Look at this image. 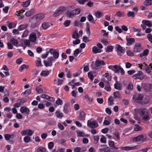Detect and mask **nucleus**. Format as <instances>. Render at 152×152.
Listing matches in <instances>:
<instances>
[{
	"label": "nucleus",
	"instance_id": "c03bdc74",
	"mask_svg": "<svg viewBox=\"0 0 152 152\" xmlns=\"http://www.w3.org/2000/svg\"><path fill=\"white\" fill-rule=\"evenodd\" d=\"M56 103L57 104L62 105L63 104L62 101L59 98H58L57 100L56 101Z\"/></svg>",
	"mask_w": 152,
	"mask_h": 152
},
{
	"label": "nucleus",
	"instance_id": "603ef678",
	"mask_svg": "<svg viewBox=\"0 0 152 152\" xmlns=\"http://www.w3.org/2000/svg\"><path fill=\"white\" fill-rule=\"evenodd\" d=\"M54 146V143L53 142H50L48 145V148L49 149H52Z\"/></svg>",
	"mask_w": 152,
	"mask_h": 152
},
{
	"label": "nucleus",
	"instance_id": "473e14b6",
	"mask_svg": "<svg viewBox=\"0 0 152 152\" xmlns=\"http://www.w3.org/2000/svg\"><path fill=\"white\" fill-rule=\"evenodd\" d=\"M42 26L44 30H46L49 27L48 23L45 22L42 23Z\"/></svg>",
	"mask_w": 152,
	"mask_h": 152
},
{
	"label": "nucleus",
	"instance_id": "bf43d9fd",
	"mask_svg": "<svg viewBox=\"0 0 152 152\" xmlns=\"http://www.w3.org/2000/svg\"><path fill=\"white\" fill-rule=\"evenodd\" d=\"M94 142L95 144H96L98 142L99 140V137L98 136H94Z\"/></svg>",
	"mask_w": 152,
	"mask_h": 152
},
{
	"label": "nucleus",
	"instance_id": "4be33fe9",
	"mask_svg": "<svg viewBox=\"0 0 152 152\" xmlns=\"http://www.w3.org/2000/svg\"><path fill=\"white\" fill-rule=\"evenodd\" d=\"M87 18L88 20L90 22H91V23L93 24L95 23V21L96 20H95L94 19L93 17L91 15H88L87 16Z\"/></svg>",
	"mask_w": 152,
	"mask_h": 152
},
{
	"label": "nucleus",
	"instance_id": "1a4fd4ad",
	"mask_svg": "<svg viewBox=\"0 0 152 152\" xmlns=\"http://www.w3.org/2000/svg\"><path fill=\"white\" fill-rule=\"evenodd\" d=\"M105 64L104 61H103L100 60L99 59H97L95 62V65L97 68H99L100 66L104 65Z\"/></svg>",
	"mask_w": 152,
	"mask_h": 152
},
{
	"label": "nucleus",
	"instance_id": "13d9d810",
	"mask_svg": "<svg viewBox=\"0 0 152 152\" xmlns=\"http://www.w3.org/2000/svg\"><path fill=\"white\" fill-rule=\"evenodd\" d=\"M33 132L30 129H27V135L28 136H31L33 134Z\"/></svg>",
	"mask_w": 152,
	"mask_h": 152
},
{
	"label": "nucleus",
	"instance_id": "79ce46f5",
	"mask_svg": "<svg viewBox=\"0 0 152 152\" xmlns=\"http://www.w3.org/2000/svg\"><path fill=\"white\" fill-rule=\"evenodd\" d=\"M88 76L91 80H93L94 79V75L91 72H89L88 73Z\"/></svg>",
	"mask_w": 152,
	"mask_h": 152
},
{
	"label": "nucleus",
	"instance_id": "f704fd0d",
	"mask_svg": "<svg viewBox=\"0 0 152 152\" xmlns=\"http://www.w3.org/2000/svg\"><path fill=\"white\" fill-rule=\"evenodd\" d=\"M148 53V49H145L143 51L142 53H140V56L142 57L144 56H146L147 55Z\"/></svg>",
	"mask_w": 152,
	"mask_h": 152
},
{
	"label": "nucleus",
	"instance_id": "20e7f679",
	"mask_svg": "<svg viewBox=\"0 0 152 152\" xmlns=\"http://www.w3.org/2000/svg\"><path fill=\"white\" fill-rule=\"evenodd\" d=\"M80 10L79 8H77L72 10L70 12L67 13V16L69 17H71L72 16L77 15L80 13Z\"/></svg>",
	"mask_w": 152,
	"mask_h": 152
},
{
	"label": "nucleus",
	"instance_id": "5fc2aeb1",
	"mask_svg": "<svg viewBox=\"0 0 152 152\" xmlns=\"http://www.w3.org/2000/svg\"><path fill=\"white\" fill-rule=\"evenodd\" d=\"M104 89L108 91H109L111 90V88L110 86L108 84L107 85H106L104 88Z\"/></svg>",
	"mask_w": 152,
	"mask_h": 152
},
{
	"label": "nucleus",
	"instance_id": "7ed1b4c3",
	"mask_svg": "<svg viewBox=\"0 0 152 152\" xmlns=\"http://www.w3.org/2000/svg\"><path fill=\"white\" fill-rule=\"evenodd\" d=\"M65 10V7L61 6L58 7L53 14V16L55 17L58 16L61 13Z\"/></svg>",
	"mask_w": 152,
	"mask_h": 152
},
{
	"label": "nucleus",
	"instance_id": "72a5a7b5",
	"mask_svg": "<svg viewBox=\"0 0 152 152\" xmlns=\"http://www.w3.org/2000/svg\"><path fill=\"white\" fill-rule=\"evenodd\" d=\"M79 37L77 31L75 30L72 34V38L74 39H77Z\"/></svg>",
	"mask_w": 152,
	"mask_h": 152
},
{
	"label": "nucleus",
	"instance_id": "e433bc0d",
	"mask_svg": "<svg viewBox=\"0 0 152 152\" xmlns=\"http://www.w3.org/2000/svg\"><path fill=\"white\" fill-rule=\"evenodd\" d=\"M55 114L58 118H61L63 117V114L59 111H57L55 113Z\"/></svg>",
	"mask_w": 152,
	"mask_h": 152
},
{
	"label": "nucleus",
	"instance_id": "58836bf2",
	"mask_svg": "<svg viewBox=\"0 0 152 152\" xmlns=\"http://www.w3.org/2000/svg\"><path fill=\"white\" fill-rule=\"evenodd\" d=\"M49 74L48 71H43L41 73V75L42 76L45 77L47 76Z\"/></svg>",
	"mask_w": 152,
	"mask_h": 152
},
{
	"label": "nucleus",
	"instance_id": "a19ab883",
	"mask_svg": "<svg viewBox=\"0 0 152 152\" xmlns=\"http://www.w3.org/2000/svg\"><path fill=\"white\" fill-rule=\"evenodd\" d=\"M30 1L29 0H28L26 1L25 3H23V4H22V6L27 7H28L30 3Z\"/></svg>",
	"mask_w": 152,
	"mask_h": 152
},
{
	"label": "nucleus",
	"instance_id": "680f3d73",
	"mask_svg": "<svg viewBox=\"0 0 152 152\" xmlns=\"http://www.w3.org/2000/svg\"><path fill=\"white\" fill-rule=\"evenodd\" d=\"M28 68V66L26 65L23 64L22 65L19 69V71H21L23 69H26Z\"/></svg>",
	"mask_w": 152,
	"mask_h": 152
},
{
	"label": "nucleus",
	"instance_id": "393cba45",
	"mask_svg": "<svg viewBox=\"0 0 152 152\" xmlns=\"http://www.w3.org/2000/svg\"><path fill=\"white\" fill-rule=\"evenodd\" d=\"M92 51L94 53H100L101 52V50L98 48L96 46H94L92 48Z\"/></svg>",
	"mask_w": 152,
	"mask_h": 152
},
{
	"label": "nucleus",
	"instance_id": "2eb2a0df",
	"mask_svg": "<svg viewBox=\"0 0 152 152\" xmlns=\"http://www.w3.org/2000/svg\"><path fill=\"white\" fill-rule=\"evenodd\" d=\"M141 50V46L140 44L137 43L136 44L134 47V50L135 52L137 53L140 52Z\"/></svg>",
	"mask_w": 152,
	"mask_h": 152
},
{
	"label": "nucleus",
	"instance_id": "6e6552de",
	"mask_svg": "<svg viewBox=\"0 0 152 152\" xmlns=\"http://www.w3.org/2000/svg\"><path fill=\"white\" fill-rule=\"evenodd\" d=\"M133 141L135 142H142L144 141V136L142 135H140L133 138Z\"/></svg>",
	"mask_w": 152,
	"mask_h": 152
},
{
	"label": "nucleus",
	"instance_id": "a211bd4d",
	"mask_svg": "<svg viewBox=\"0 0 152 152\" xmlns=\"http://www.w3.org/2000/svg\"><path fill=\"white\" fill-rule=\"evenodd\" d=\"M126 45L128 46H130L132 43L135 42V39L133 38H126Z\"/></svg>",
	"mask_w": 152,
	"mask_h": 152
},
{
	"label": "nucleus",
	"instance_id": "6e6d98bb",
	"mask_svg": "<svg viewBox=\"0 0 152 152\" xmlns=\"http://www.w3.org/2000/svg\"><path fill=\"white\" fill-rule=\"evenodd\" d=\"M116 15L118 17H121L123 16L124 15V13L123 12H121L120 11H118L116 13Z\"/></svg>",
	"mask_w": 152,
	"mask_h": 152
},
{
	"label": "nucleus",
	"instance_id": "0eeeda50",
	"mask_svg": "<svg viewBox=\"0 0 152 152\" xmlns=\"http://www.w3.org/2000/svg\"><path fill=\"white\" fill-rule=\"evenodd\" d=\"M121 66L119 67L117 65H115L113 66H109L108 68L113 70L115 73H119L120 69Z\"/></svg>",
	"mask_w": 152,
	"mask_h": 152
},
{
	"label": "nucleus",
	"instance_id": "b1692460",
	"mask_svg": "<svg viewBox=\"0 0 152 152\" xmlns=\"http://www.w3.org/2000/svg\"><path fill=\"white\" fill-rule=\"evenodd\" d=\"M85 99L86 100V101L87 103L89 104H91L92 102V98L91 97H89V96L88 95H86L85 96Z\"/></svg>",
	"mask_w": 152,
	"mask_h": 152
},
{
	"label": "nucleus",
	"instance_id": "f8f14e48",
	"mask_svg": "<svg viewBox=\"0 0 152 152\" xmlns=\"http://www.w3.org/2000/svg\"><path fill=\"white\" fill-rule=\"evenodd\" d=\"M29 39L31 42H35L37 39V37L35 33L34 32L31 33L29 36Z\"/></svg>",
	"mask_w": 152,
	"mask_h": 152
},
{
	"label": "nucleus",
	"instance_id": "dca6fc26",
	"mask_svg": "<svg viewBox=\"0 0 152 152\" xmlns=\"http://www.w3.org/2000/svg\"><path fill=\"white\" fill-rule=\"evenodd\" d=\"M86 150V149L85 147L80 148L77 147L74 149V152H84Z\"/></svg>",
	"mask_w": 152,
	"mask_h": 152
},
{
	"label": "nucleus",
	"instance_id": "37998d69",
	"mask_svg": "<svg viewBox=\"0 0 152 152\" xmlns=\"http://www.w3.org/2000/svg\"><path fill=\"white\" fill-rule=\"evenodd\" d=\"M133 89V85L131 83H129L127 87V89L129 91H132Z\"/></svg>",
	"mask_w": 152,
	"mask_h": 152
},
{
	"label": "nucleus",
	"instance_id": "49530a36",
	"mask_svg": "<svg viewBox=\"0 0 152 152\" xmlns=\"http://www.w3.org/2000/svg\"><path fill=\"white\" fill-rule=\"evenodd\" d=\"M77 134L78 136L79 137H84L85 135V134L83 132H80L79 131H77Z\"/></svg>",
	"mask_w": 152,
	"mask_h": 152
},
{
	"label": "nucleus",
	"instance_id": "69168bd1",
	"mask_svg": "<svg viewBox=\"0 0 152 152\" xmlns=\"http://www.w3.org/2000/svg\"><path fill=\"white\" fill-rule=\"evenodd\" d=\"M70 22V20H66L64 23V25L65 27L68 26L69 25Z\"/></svg>",
	"mask_w": 152,
	"mask_h": 152
},
{
	"label": "nucleus",
	"instance_id": "9d476101",
	"mask_svg": "<svg viewBox=\"0 0 152 152\" xmlns=\"http://www.w3.org/2000/svg\"><path fill=\"white\" fill-rule=\"evenodd\" d=\"M44 17L43 14L40 13L34 15L32 18V19H36L37 20H40L43 19Z\"/></svg>",
	"mask_w": 152,
	"mask_h": 152
},
{
	"label": "nucleus",
	"instance_id": "aec40b11",
	"mask_svg": "<svg viewBox=\"0 0 152 152\" xmlns=\"http://www.w3.org/2000/svg\"><path fill=\"white\" fill-rule=\"evenodd\" d=\"M35 10L34 9H31V10L27 11L25 13V15L27 17H29L34 14Z\"/></svg>",
	"mask_w": 152,
	"mask_h": 152
},
{
	"label": "nucleus",
	"instance_id": "f3484780",
	"mask_svg": "<svg viewBox=\"0 0 152 152\" xmlns=\"http://www.w3.org/2000/svg\"><path fill=\"white\" fill-rule=\"evenodd\" d=\"M20 111L22 113H26L29 114L30 110L29 109L26 107H22L20 108Z\"/></svg>",
	"mask_w": 152,
	"mask_h": 152
},
{
	"label": "nucleus",
	"instance_id": "e2e57ef3",
	"mask_svg": "<svg viewBox=\"0 0 152 152\" xmlns=\"http://www.w3.org/2000/svg\"><path fill=\"white\" fill-rule=\"evenodd\" d=\"M79 53V49H77L74 51L73 54L75 56L77 57Z\"/></svg>",
	"mask_w": 152,
	"mask_h": 152
},
{
	"label": "nucleus",
	"instance_id": "cd10ccee",
	"mask_svg": "<svg viewBox=\"0 0 152 152\" xmlns=\"http://www.w3.org/2000/svg\"><path fill=\"white\" fill-rule=\"evenodd\" d=\"M10 42L14 45L16 47L18 46L17 45L18 44V41L16 39H15L14 38L11 39H10Z\"/></svg>",
	"mask_w": 152,
	"mask_h": 152
},
{
	"label": "nucleus",
	"instance_id": "c85d7f7f",
	"mask_svg": "<svg viewBox=\"0 0 152 152\" xmlns=\"http://www.w3.org/2000/svg\"><path fill=\"white\" fill-rule=\"evenodd\" d=\"M113 94V98L114 99H115L116 98H121V95H120L119 92L118 91L114 92Z\"/></svg>",
	"mask_w": 152,
	"mask_h": 152
},
{
	"label": "nucleus",
	"instance_id": "8fccbe9b",
	"mask_svg": "<svg viewBox=\"0 0 152 152\" xmlns=\"http://www.w3.org/2000/svg\"><path fill=\"white\" fill-rule=\"evenodd\" d=\"M127 15L128 17H134L135 16L134 13L133 12L131 11L129 12Z\"/></svg>",
	"mask_w": 152,
	"mask_h": 152
},
{
	"label": "nucleus",
	"instance_id": "5701e85b",
	"mask_svg": "<svg viewBox=\"0 0 152 152\" xmlns=\"http://www.w3.org/2000/svg\"><path fill=\"white\" fill-rule=\"evenodd\" d=\"M69 105V104L68 102L65 103L64 105L63 111L64 113H67L69 112L68 107Z\"/></svg>",
	"mask_w": 152,
	"mask_h": 152
},
{
	"label": "nucleus",
	"instance_id": "a18cd8bd",
	"mask_svg": "<svg viewBox=\"0 0 152 152\" xmlns=\"http://www.w3.org/2000/svg\"><path fill=\"white\" fill-rule=\"evenodd\" d=\"M80 117L81 118L80 119L82 120L85 117V113L83 111L80 112Z\"/></svg>",
	"mask_w": 152,
	"mask_h": 152
},
{
	"label": "nucleus",
	"instance_id": "052dcab7",
	"mask_svg": "<svg viewBox=\"0 0 152 152\" xmlns=\"http://www.w3.org/2000/svg\"><path fill=\"white\" fill-rule=\"evenodd\" d=\"M145 65H146V67L145 68V70L146 72L149 74H150L151 72L150 70V68L149 66H148L147 65L145 64Z\"/></svg>",
	"mask_w": 152,
	"mask_h": 152
},
{
	"label": "nucleus",
	"instance_id": "de8ad7c7",
	"mask_svg": "<svg viewBox=\"0 0 152 152\" xmlns=\"http://www.w3.org/2000/svg\"><path fill=\"white\" fill-rule=\"evenodd\" d=\"M31 138L29 136H27L24 138V141L26 143H28L30 141Z\"/></svg>",
	"mask_w": 152,
	"mask_h": 152
},
{
	"label": "nucleus",
	"instance_id": "864d4df0",
	"mask_svg": "<svg viewBox=\"0 0 152 152\" xmlns=\"http://www.w3.org/2000/svg\"><path fill=\"white\" fill-rule=\"evenodd\" d=\"M113 47L112 46H107L106 50V52L107 53H109L110 52H112L113 50Z\"/></svg>",
	"mask_w": 152,
	"mask_h": 152
},
{
	"label": "nucleus",
	"instance_id": "2f4dec72",
	"mask_svg": "<svg viewBox=\"0 0 152 152\" xmlns=\"http://www.w3.org/2000/svg\"><path fill=\"white\" fill-rule=\"evenodd\" d=\"M17 23L15 22H13L10 23L8 25V27L9 28H14L15 27Z\"/></svg>",
	"mask_w": 152,
	"mask_h": 152
},
{
	"label": "nucleus",
	"instance_id": "ea45409f",
	"mask_svg": "<svg viewBox=\"0 0 152 152\" xmlns=\"http://www.w3.org/2000/svg\"><path fill=\"white\" fill-rule=\"evenodd\" d=\"M152 0H145L144 4L145 6H148L151 5L152 4L151 1Z\"/></svg>",
	"mask_w": 152,
	"mask_h": 152
},
{
	"label": "nucleus",
	"instance_id": "774afa93",
	"mask_svg": "<svg viewBox=\"0 0 152 152\" xmlns=\"http://www.w3.org/2000/svg\"><path fill=\"white\" fill-rule=\"evenodd\" d=\"M4 138L6 140H10L11 137V135L9 134H7L4 135Z\"/></svg>",
	"mask_w": 152,
	"mask_h": 152
},
{
	"label": "nucleus",
	"instance_id": "39448f33",
	"mask_svg": "<svg viewBox=\"0 0 152 152\" xmlns=\"http://www.w3.org/2000/svg\"><path fill=\"white\" fill-rule=\"evenodd\" d=\"M98 124L95 121H93L91 122L90 120H88L87 122V126L92 128H94L98 126Z\"/></svg>",
	"mask_w": 152,
	"mask_h": 152
},
{
	"label": "nucleus",
	"instance_id": "ddd939ff",
	"mask_svg": "<svg viewBox=\"0 0 152 152\" xmlns=\"http://www.w3.org/2000/svg\"><path fill=\"white\" fill-rule=\"evenodd\" d=\"M40 97L42 98L46 99L48 101H54V99L53 97H51L47 94H42L40 95Z\"/></svg>",
	"mask_w": 152,
	"mask_h": 152
},
{
	"label": "nucleus",
	"instance_id": "3c124183",
	"mask_svg": "<svg viewBox=\"0 0 152 152\" xmlns=\"http://www.w3.org/2000/svg\"><path fill=\"white\" fill-rule=\"evenodd\" d=\"M89 0H77L80 4H84L86 1H88Z\"/></svg>",
	"mask_w": 152,
	"mask_h": 152
},
{
	"label": "nucleus",
	"instance_id": "f257e3e1",
	"mask_svg": "<svg viewBox=\"0 0 152 152\" xmlns=\"http://www.w3.org/2000/svg\"><path fill=\"white\" fill-rule=\"evenodd\" d=\"M148 112V109L146 108L135 109L134 110V118L136 120H139L140 118L139 115H140L142 120L148 121L150 119Z\"/></svg>",
	"mask_w": 152,
	"mask_h": 152
},
{
	"label": "nucleus",
	"instance_id": "7c9ffc66",
	"mask_svg": "<svg viewBox=\"0 0 152 152\" xmlns=\"http://www.w3.org/2000/svg\"><path fill=\"white\" fill-rule=\"evenodd\" d=\"M46 149L43 147H39L37 150V152H45Z\"/></svg>",
	"mask_w": 152,
	"mask_h": 152
},
{
	"label": "nucleus",
	"instance_id": "412c9836",
	"mask_svg": "<svg viewBox=\"0 0 152 152\" xmlns=\"http://www.w3.org/2000/svg\"><path fill=\"white\" fill-rule=\"evenodd\" d=\"M142 22L143 24H145V25L148 26V27H150L151 26L152 23L151 21L150 20H143L142 21Z\"/></svg>",
	"mask_w": 152,
	"mask_h": 152
},
{
	"label": "nucleus",
	"instance_id": "338daca9",
	"mask_svg": "<svg viewBox=\"0 0 152 152\" xmlns=\"http://www.w3.org/2000/svg\"><path fill=\"white\" fill-rule=\"evenodd\" d=\"M148 40L151 42L152 43V35L151 34H149L147 36Z\"/></svg>",
	"mask_w": 152,
	"mask_h": 152
},
{
	"label": "nucleus",
	"instance_id": "bb28decb",
	"mask_svg": "<svg viewBox=\"0 0 152 152\" xmlns=\"http://www.w3.org/2000/svg\"><path fill=\"white\" fill-rule=\"evenodd\" d=\"M45 65L46 66H52V62L49 60L43 61Z\"/></svg>",
	"mask_w": 152,
	"mask_h": 152
},
{
	"label": "nucleus",
	"instance_id": "9b49d317",
	"mask_svg": "<svg viewBox=\"0 0 152 152\" xmlns=\"http://www.w3.org/2000/svg\"><path fill=\"white\" fill-rule=\"evenodd\" d=\"M143 73L142 72L140 71H138L137 73L134 75L133 76L135 77V79H139L142 80L143 78V77L142 76H141L142 75Z\"/></svg>",
	"mask_w": 152,
	"mask_h": 152
},
{
	"label": "nucleus",
	"instance_id": "c756f323",
	"mask_svg": "<svg viewBox=\"0 0 152 152\" xmlns=\"http://www.w3.org/2000/svg\"><path fill=\"white\" fill-rule=\"evenodd\" d=\"M114 88L116 89H118L119 90L121 89L120 83L117 81L115 82V83L114 84Z\"/></svg>",
	"mask_w": 152,
	"mask_h": 152
},
{
	"label": "nucleus",
	"instance_id": "4468645a",
	"mask_svg": "<svg viewBox=\"0 0 152 152\" xmlns=\"http://www.w3.org/2000/svg\"><path fill=\"white\" fill-rule=\"evenodd\" d=\"M137 148V146H134L133 147H121V149L126 151H129L131 150L136 149Z\"/></svg>",
	"mask_w": 152,
	"mask_h": 152
},
{
	"label": "nucleus",
	"instance_id": "c9c22d12",
	"mask_svg": "<svg viewBox=\"0 0 152 152\" xmlns=\"http://www.w3.org/2000/svg\"><path fill=\"white\" fill-rule=\"evenodd\" d=\"M95 15L96 17L99 18L103 16L102 13L99 11H97L95 13Z\"/></svg>",
	"mask_w": 152,
	"mask_h": 152
},
{
	"label": "nucleus",
	"instance_id": "a878e982",
	"mask_svg": "<svg viewBox=\"0 0 152 152\" xmlns=\"http://www.w3.org/2000/svg\"><path fill=\"white\" fill-rule=\"evenodd\" d=\"M27 25H21L19 26L18 27V30L19 31H22L26 28L27 27Z\"/></svg>",
	"mask_w": 152,
	"mask_h": 152
},
{
	"label": "nucleus",
	"instance_id": "423d86ee",
	"mask_svg": "<svg viewBox=\"0 0 152 152\" xmlns=\"http://www.w3.org/2000/svg\"><path fill=\"white\" fill-rule=\"evenodd\" d=\"M133 98L135 102L142 104V101L143 98V96L141 94H139L137 96H134Z\"/></svg>",
	"mask_w": 152,
	"mask_h": 152
},
{
	"label": "nucleus",
	"instance_id": "0e129e2a",
	"mask_svg": "<svg viewBox=\"0 0 152 152\" xmlns=\"http://www.w3.org/2000/svg\"><path fill=\"white\" fill-rule=\"evenodd\" d=\"M108 101L110 105L112 104H113V100L112 97L110 96L108 98Z\"/></svg>",
	"mask_w": 152,
	"mask_h": 152
},
{
	"label": "nucleus",
	"instance_id": "f03ea898",
	"mask_svg": "<svg viewBox=\"0 0 152 152\" xmlns=\"http://www.w3.org/2000/svg\"><path fill=\"white\" fill-rule=\"evenodd\" d=\"M117 54L120 56H121L125 52V48L121 47L120 45L117 44L116 45Z\"/></svg>",
	"mask_w": 152,
	"mask_h": 152
},
{
	"label": "nucleus",
	"instance_id": "4d7b16f0",
	"mask_svg": "<svg viewBox=\"0 0 152 152\" xmlns=\"http://www.w3.org/2000/svg\"><path fill=\"white\" fill-rule=\"evenodd\" d=\"M53 55L54 58H57L59 57V53L57 51H55L53 53Z\"/></svg>",
	"mask_w": 152,
	"mask_h": 152
},
{
	"label": "nucleus",
	"instance_id": "6ab92c4d",
	"mask_svg": "<svg viewBox=\"0 0 152 152\" xmlns=\"http://www.w3.org/2000/svg\"><path fill=\"white\" fill-rule=\"evenodd\" d=\"M108 144L110 147L111 148H113L115 150L118 149L117 147H115V142L113 141H109Z\"/></svg>",
	"mask_w": 152,
	"mask_h": 152
},
{
	"label": "nucleus",
	"instance_id": "09e8293b",
	"mask_svg": "<svg viewBox=\"0 0 152 152\" xmlns=\"http://www.w3.org/2000/svg\"><path fill=\"white\" fill-rule=\"evenodd\" d=\"M100 141L102 143H105L106 142V140L104 136L102 135V137L101 138Z\"/></svg>",
	"mask_w": 152,
	"mask_h": 152
},
{
	"label": "nucleus",
	"instance_id": "4c0bfd02",
	"mask_svg": "<svg viewBox=\"0 0 152 152\" xmlns=\"http://www.w3.org/2000/svg\"><path fill=\"white\" fill-rule=\"evenodd\" d=\"M113 134L117 140H119L120 139V133L119 131L116 130Z\"/></svg>",
	"mask_w": 152,
	"mask_h": 152
}]
</instances>
